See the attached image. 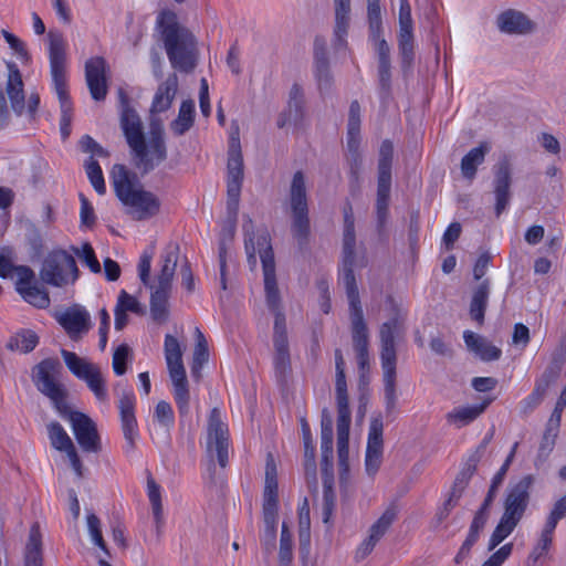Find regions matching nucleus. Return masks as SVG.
Instances as JSON below:
<instances>
[{
  "label": "nucleus",
  "instance_id": "obj_13",
  "mask_svg": "<svg viewBox=\"0 0 566 566\" xmlns=\"http://www.w3.org/2000/svg\"><path fill=\"white\" fill-rule=\"evenodd\" d=\"M389 207V140H384L380 148L379 180L376 202L377 230L380 237L387 232Z\"/></svg>",
  "mask_w": 566,
  "mask_h": 566
},
{
  "label": "nucleus",
  "instance_id": "obj_16",
  "mask_svg": "<svg viewBox=\"0 0 566 566\" xmlns=\"http://www.w3.org/2000/svg\"><path fill=\"white\" fill-rule=\"evenodd\" d=\"M15 290L29 304L45 308L50 305L48 292L35 282L33 270L27 265H19L15 269Z\"/></svg>",
  "mask_w": 566,
  "mask_h": 566
},
{
  "label": "nucleus",
  "instance_id": "obj_57",
  "mask_svg": "<svg viewBox=\"0 0 566 566\" xmlns=\"http://www.w3.org/2000/svg\"><path fill=\"white\" fill-rule=\"evenodd\" d=\"M83 381L86 382L87 387L92 390L94 396L99 401H105L107 399V390L105 388V380L101 374L99 368L94 370L86 379Z\"/></svg>",
  "mask_w": 566,
  "mask_h": 566
},
{
  "label": "nucleus",
  "instance_id": "obj_43",
  "mask_svg": "<svg viewBox=\"0 0 566 566\" xmlns=\"http://www.w3.org/2000/svg\"><path fill=\"white\" fill-rule=\"evenodd\" d=\"M39 343L38 335L30 329H22L15 335L11 336L7 343V348L17 350L23 354L32 352Z\"/></svg>",
  "mask_w": 566,
  "mask_h": 566
},
{
  "label": "nucleus",
  "instance_id": "obj_52",
  "mask_svg": "<svg viewBox=\"0 0 566 566\" xmlns=\"http://www.w3.org/2000/svg\"><path fill=\"white\" fill-rule=\"evenodd\" d=\"M335 39L334 49L336 52L347 48V30L349 25V14H335Z\"/></svg>",
  "mask_w": 566,
  "mask_h": 566
},
{
  "label": "nucleus",
  "instance_id": "obj_55",
  "mask_svg": "<svg viewBox=\"0 0 566 566\" xmlns=\"http://www.w3.org/2000/svg\"><path fill=\"white\" fill-rule=\"evenodd\" d=\"M263 511L277 512V479H265Z\"/></svg>",
  "mask_w": 566,
  "mask_h": 566
},
{
  "label": "nucleus",
  "instance_id": "obj_25",
  "mask_svg": "<svg viewBox=\"0 0 566 566\" xmlns=\"http://www.w3.org/2000/svg\"><path fill=\"white\" fill-rule=\"evenodd\" d=\"M360 143V105L357 101H353L349 106L346 145L348 153L354 161L353 166L357 165L359 158L358 148ZM354 170V167H352ZM353 175H356L353 171Z\"/></svg>",
  "mask_w": 566,
  "mask_h": 566
},
{
  "label": "nucleus",
  "instance_id": "obj_31",
  "mask_svg": "<svg viewBox=\"0 0 566 566\" xmlns=\"http://www.w3.org/2000/svg\"><path fill=\"white\" fill-rule=\"evenodd\" d=\"M490 296V280H483L472 292L469 314L480 326L484 324Z\"/></svg>",
  "mask_w": 566,
  "mask_h": 566
},
{
  "label": "nucleus",
  "instance_id": "obj_49",
  "mask_svg": "<svg viewBox=\"0 0 566 566\" xmlns=\"http://www.w3.org/2000/svg\"><path fill=\"white\" fill-rule=\"evenodd\" d=\"M280 566H290L293 560L292 534L285 522L282 524L279 551Z\"/></svg>",
  "mask_w": 566,
  "mask_h": 566
},
{
  "label": "nucleus",
  "instance_id": "obj_12",
  "mask_svg": "<svg viewBox=\"0 0 566 566\" xmlns=\"http://www.w3.org/2000/svg\"><path fill=\"white\" fill-rule=\"evenodd\" d=\"M368 22H369V41L374 45L375 51L379 57V83L381 86V98L387 95V81H388V60L387 51L388 45L382 36L381 17L379 0H368Z\"/></svg>",
  "mask_w": 566,
  "mask_h": 566
},
{
  "label": "nucleus",
  "instance_id": "obj_53",
  "mask_svg": "<svg viewBox=\"0 0 566 566\" xmlns=\"http://www.w3.org/2000/svg\"><path fill=\"white\" fill-rule=\"evenodd\" d=\"M86 525L92 543L99 547L105 554H108V549L102 534L101 520L97 517V515L94 513L87 514Z\"/></svg>",
  "mask_w": 566,
  "mask_h": 566
},
{
  "label": "nucleus",
  "instance_id": "obj_45",
  "mask_svg": "<svg viewBox=\"0 0 566 566\" xmlns=\"http://www.w3.org/2000/svg\"><path fill=\"white\" fill-rule=\"evenodd\" d=\"M381 366L384 374V397L389 403V323H384L380 329Z\"/></svg>",
  "mask_w": 566,
  "mask_h": 566
},
{
  "label": "nucleus",
  "instance_id": "obj_47",
  "mask_svg": "<svg viewBox=\"0 0 566 566\" xmlns=\"http://www.w3.org/2000/svg\"><path fill=\"white\" fill-rule=\"evenodd\" d=\"M264 531L261 537L262 545L268 553L275 547L277 512L263 511Z\"/></svg>",
  "mask_w": 566,
  "mask_h": 566
},
{
  "label": "nucleus",
  "instance_id": "obj_10",
  "mask_svg": "<svg viewBox=\"0 0 566 566\" xmlns=\"http://www.w3.org/2000/svg\"><path fill=\"white\" fill-rule=\"evenodd\" d=\"M290 207L292 212V233L298 243L305 244L310 235L308 205L305 177L296 171L290 187Z\"/></svg>",
  "mask_w": 566,
  "mask_h": 566
},
{
  "label": "nucleus",
  "instance_id": "obj_20",
  "mask_svg": "<svg viewBox=\"0 0 566 566\" xmlns=\"http://www.w3.org/2000/svg\"><path fill=\"white\" fill-rule=\"evenodd\" d=\"M382 459V422L375 418L369 426L365 465L369 475H374Z\"/></svg>",
  "mask_w": 566,
  "mask_h": 566
},
{
  "label": "nucleus",
  "instance_id": "obj_26",
  "mask_svg": "<svg viewBox=\"0 0 566 566\" xmlns=\"http://www.w3.org/2000/svg\"><path fill=\"white\" fill-rule=\"evenodd\" d=\"M8 70L7 94L13 112L20 116L25 108L22 76L14 63H8Z\"/></svg>",
  "mask_w": 566,
  "mask_h": 566
},
{
  "label": "nucleus",
  "instance_id": "obj_44",
  "mask_svg": "<svg viewBox=\"0 0 566 566\" xmlns=\"http://www.w3.org/2000/svg\"><path fill=\"white\" fill-rule=\"evenodd\" d=\"M150 315L156 322H165L168 317V291L150 289Z\"/></svg>",
  "mask_w": 566,
  "mask_h": 566
},
{
  "label": "nucleus",
  "instance_id": "obj_48",
  "mask_svg": "<svg viewBox=\"0 0 566 566\" xmlns=\"http://www.w3.org/2000/svg\"><path fill=\"white\" fill-rule=\"evenodd\" d=\"M518 523V521L503 514L490 537L488 549L493 551L499 546L514 531Z\"/></svg>",
  "mask_w": 566,
  "mask_h": 566
},
{
  "label": "nucleus",
  "instance_id": "obj_17",
  "mask_svg": "<svg viewBox=\"0 0 566 566\" xmlns=\"http://www.w3.org/2000/svg\"><path fill=\"white\" fill-rule=\"evenodd\" d=\"M136 396L133 390L124 391L118 400L122 431L126 441L125 451L130 452L139 437L137 419L135 416Z\"/></svg>",
  "mask_w": 566,
  "mask_h": 566
},
{
  "label": "nucleus",
  "instance_id": "obj_35",
  "mask_svg": "<svg viewBox=\"0 0 566 566\" xmlns=\"http://www.w3.org/2000/svg\"><path fill=\"white\" fill-rule=\"evenodd\" d=\"M227 168V179L243 180V158L238 132L230 137Z\"/></svg>",
  "mask_w": 566,
  "mask_h": 566
},
{
  "label": "nucleus",
  "instance_id": "obj_36",
  "mask_svg": "<svg viewBox=\"0 0 566 566\" xmlns=\"http://www.w3.org/2000/svg\"><path fill=\"white\" fill-rule=\"evenodd\" d=\"M488 143H481L478 147L472 148L461 160V172L464 178L473 180L476 175L478 167L484 161L485 155L489 153Z\"/></svg>",
  "mask_w": 566,
  "mask_h": 566
},
{
  "label": "nucleus",
  "instance_id": "obj_7",
  "mask_svg": "<svg viewBox=\"0 0 566 566\" xmlns=\"http://www.w3.org/2000/svg\"><path fill=\"white\" fill-rule=\"evenodd\" d=\"M229 447L228 424L222 420L221 411L218 408H213L209 413L207 424L206 450L209 462L203 472V478L208 479L211 483L216 482L213 459L216 457L220 468L224 469L229 462Z\"/></svg>",
  "mask_w": 566,
  "mask_h": 566
},
{
  "label": "nucleus",
  "instance_id": "obj_40",
  "mask_svg": "<svg viewBox=\"0 0 566 566\" xmlns=\"http://www.w3.org/2000/svg\"><path fill=\"white\" fill-rule=\"evenodd\" d=\"M333 421L328 412L324 410L321 422V452L322 461L326 464H328V462L333 458Z\"/></svg>",
  "mask_w": 566,
  "mask_h": 566
},
{
  "label": "nucleus",
  "instance_id": "obj_28",
  "mask_svg": "<svg viewBox=\"0 0 566 566\" xmlns=\"http://www.w3.org/2000/svg\"><path fill=\"white\" fill-rule=\"evenodd\" d=\"M388 530L389 512L385 511L381 517L370 527L368 537L357 547L355 559L357 562L364 560Z\"/></svg>",
  "mask_w": 566,
  "mask_h": 566
},
{
  "label": "nucleus",
  "instance_id": "obj_59",
  "mask_svg": "<svg viewBox=\"0 0 566 566\" xmlns=\"http://www.w3.org/2000/svg\"><path fill=\"white\" fill-rule=\"evenodd\" d=\"M74 253L80 258L93 273L101 272V264L90 243H83L81 248H75Z\"/></svg>",
  "mask_w": 566,
  "mask_h": 566
},
{
  "label": "nucleus",
  "instance_id": "obj_50",
  "mask_svg": "<svg viewBox=\"0 0 566 566\" xmlns=\"http://www.w3.org/2000/svg\"><path fill=\"white\" fill-rule=\"evenodd\" d=\"M85 170H86V175L90 179V182L93 186V188L95 189V191L98 195H104L106 192V186H105L103 171H102V168H101L98 161L93 159V157H91L85 163Z\"/></svg>",
  "mask_w": 566,
  "mask_h": 566
},
{
  "label": "nucleus",
  "instance_id": "obj_5",
  "mask_svg": "<svg viewBox=\"0 0 566 566\" xmlns=\"http://www.w3.org/2000/svg\"><path fill=\"white\" fill-rule=\"evenodd\" d=\"M49 60L54 91L61 108L60 130L64 138L70 135L73 105L69 95L65 75V46L62 34L50 32Z\"/></svg>",
  "mask_w": 566,
  "mask_h": 566
},
{
  "label": "nucleus",
  "instance_id": "obj_46",
  "mask_svg": "<svg viewBox=\"0 0 566 566\" xmlns=\"http://www.w3.org/2000/svg\"><path fill=\"white\" fill-rule=\"evenodd\" d=\"M48 434L51 442V446L63 452H67L72 448H74V443L65 429L56 421H53L48 424Z\"/></svg>",
  "mask_w": 566,
  "mask_h": 566
},
{
  "label": "nucleus",
  "instance_id": "obj_8",
  "mask_svg": "<svg viewBox=\"0 0 566 566\" xmlns=\"http://www.w3.org/2000/svg\"><path fill=\"white\" fill-rule=\"evenodd\" d=\"M416 21L409 0H398L396 42L398 59L405 75L412 71L417 54Z\"/></svg>",
  "mask_w": 566,
  "mask_h": 566
},
{
  "label": "nucleus",
  "instance_id": "obj_62",
  "mask_svg": "<svg viewBox=\"0 0 566 566\" xmlns=\"http://www.w3.org/2000/svg\"><path fill=\"white\" fill-rule=\"evenodd\" d=\"M243 180L227 179L228 210L230 214H237Z\"/></svg>",
  "mask_w": 566,
  "mask_h": 566
},
{
  "label": "nucleus",
  "instance_id": "obj_30",
  "mask_svg": "<svg viewBox=\"0 0 566 566\" xmlns=\"http://www.w3.org/2000/svg\"><path fill=\"white\" fill-rule=\"evenodd\" d=\"M463 338L467 347L484 361L497 360L502 355V350L499 347L471 331H465Z\"/></svg>",
  "mask_w": 566,
  "mask_h": 566
},
{
  "label": "nucleus",
  "instance_id": "obj_54",
  "mask_svg": "<svg viewBox=\"0 0 566 566\" xmlns=\"http://www.w3.org/2000/svg\"><path fill=\"white\" fill-rule=\"evenodd\" d=\"M482 531L483 527L471 523L469 534L454 557L455 564H461L470 555L471 548L478 542L480 533Z\"/></svg>",
  "mask_w": 566,
  "mask_h": 566
},
{
  "label": "nucleus",
  "instance_id": "obj_23",
  "mask_svg": "<svg viewBox=\"0 0 566 566\" xmlns=\"http://www.w3.org/2000/svg\"><path fill=\"white\" fill-rule=\"evenodd\" d=\"M305 99L302 87L295 83L289 94L287 107L277 118V126L283 128L287 125L298 126L305 116Z\"/></svg>",
  "mask_w": 566,
  "mask_h": 566
},
{
  "label": "nucleus",
  "instance_id": "obj_4",
  "mask_svg": "<svg viewBox=\"0 0 566 566\" xmlns=\"http://www.w3.org/2000/svg\"><path fill=\"white\" fill-rule=\"evenodd\" d=\"M244 243L250 258L258 252L261 259L266 304L274 313V334L287 333L285 315L280 308L281 298L275 277L274 253L270 244V239L266 234L258 237V249L254 247V235H247Z\"/></svg>",
  "mask_w": 566,
  "mask_h": 566
},
{
  "label": "nucleus",
  "instance_id": "obj_11",
  "mask_svg": "<svg viewBox=\"0 0 566 566\" xmlns=\"http://www.w3.org/2000/svg\"><path fill=\"white\" fill-rule=\"evenodd\" d=\"M40 276L44 283L56 287L74 283L78 277L75 259L65 250H53L44 259Z\"/></svg>",
  "mask_w": 566,
  "mask_h": 566
},
{
  "label": "nucleus",
  "instance_id": "obj_9",
  "mask_svg": "<svg viewBox=\"0 0 566 566\" xmlns=\"http://www.w3.org/2000/svg\"><path fill=\"white\" fill-rule=\"evenodd\" d=\"M337 454L342 471H348L350 410L345 370L336 371Z\"/></svg>",
  "mask_w": 566,
  "mask_h": 566
},
{
  "label": "nucleus",
  "instance_id": "obj_21",
  "mask_svg": "<svg viewBox=\"0 0 566 566\" xmlns=\"http://www.w3.org/2000/svg\"><path fill=\"white\" fill-rule=\"evenodd\" d=\"M169 377L174 387V399L180 416L185 417L190 411V394L186 369L182 363L168 365Z\"/></svg>",
  "mask_w": 566,
  "mask_h": 566
},
{
  "label": "nucleus",
  "instance_id": "obj_6",
  "mask_svg": "<svg viewBox=\"0 0 566 566\" xmlns=\"http://www.w3.org/2000/svg\"><path fill=\"white\" fill-rule=\"evenodd\" d=\"M111 180L118 199L134 209L138 220L153 217L159 211L158 198L149 191L135 188L134 176L124 165L113 166Z\"/></svg>",
  "mask_w": 566,
  "mask_h": 566
},
{
  "label": "nucleus",
  "instance_id": "obj_33",
  "mask_svg": "<svg viewBox=\"0 0 566 566\" xmlns=\"http://www.w3.org/2000/svg\"><path fill=\"white\" fill-rule=\"evenodd\" d=\"M88 321V313L78 307L69 308L57 317V322L70 335L78 334L87 329Z\"/></svg>",
  "mask_w": 566,
  "mask_h": 566
},
{
  "label": "nucleus",
  "instance_id": "obj_22",
  "mask_svg": "<svg viewBox=\"0 0 566 566\" xmlns=\"http://www.w3.org/2000/svg\"><path fill=\"white\" fill-rule=\"evenodd\" d=\"M61 368L57 359H43L35 367L33 380L36 388L46 397L56 395L63 387L56 382L54 375Z\"/></svg>",
  "mask_w": 566,
  "mask_h": 566
},
{
  "label": "nucleus",
  "instance_id": "obj_58",
  "mask_svg": "<svg viewBox=\"0 0 566 566\" xmlns=\"http://www.w3.org/2000/svg\"><path fill=\"white\" fill-rule=\"evenodd\" d=\"M154 418L163 427H172L175 415L171 405L165 400L159 401L155 407Z\"/></svg>",
  "mask_w": 566,
  "mask_h": 566
},
{
  "label": "nucleus",
  "instance_id": "obj_19",
  "mask_svg": "<svg viewBox=\"0 0 566 566\" xmlns=\"http://www.w3.org/2000/svg\"><path fill=\"white\" fill-rule=\"evenodd\" d=\"M106 62L103 57H92L85 64V78L95 101H103L107 94Z\"/></svg>",
  "mask_w": 566,
  "mask_h": 566
},
{
  "label": "nucleus",
  "instance_id": "obj_41",
  "mask_svg": "<svg viewBox=\"0 0 566 566\" xmlns=\"http://www.w3.org/2000/svg\"><path fill=\"white\" fill-rule=\"evenodd\" d=\"M147 496L149 499L153 516L156 524L157 533L160 532L163 525H164V512H163V504H161V493H160V486L156 483V481L148 476L147 479Z\"/></svg>",
  "mask_w": 566,
  "mask_h": 566
},
{
  "label": "nucleus",
  "instance_id": "obj_42",
  "mask_svg": "<svg viewBox=\"0 0 566 566\" xmlns=\"http://www.w3.org/2000/svg\"><path fill=\"white\" fill-rule=\"evenodd\" d=\"M209 359L208 344L205 335L199 328H196V346L193 349L191 375L199 379L201 376V369Z\"/></svg>",
  "mask_w": 566,
  "mask_h": 566
},
{
  "label": "nucleus",
  "instance_id": "obj_18",
  "mask_svg": "<svg viewBox=\"0 0 566 566\" xmlns=\"http://www.w3.org/2000/svg\"><path fill=\"white\" fill-rule=\"evenodd\" d=\"M70 424L83 451L97 452L99 450V438L96 426L87 415L83 412L73 413Z\"/></svg>",
  "mask_w": 566,
  "mask_h": 566
},
{
  "label": "nucleus",
  "instance_id": "obj_15",
  "mask_svg": "<svg viewBox=\"0 0 566 566\" xmlns=\"http://www.w3.org/2000/svg\"><path fill=\"white\" fill-rule=\"evenodd\" d=\"M535 482L533 474L524 475L516 483H510L506 490L503 514L521 521L531 500V489Z\"/></svg>",
  "mask_w": 566,
  "mask_h": 566
},
{
  "label": "nucleus",
  "instance_id": "obj_24",
  "mask_svg": "<svg viewBox=\"0 0 566 566\" xmlns=\"http://www.w3.org/2000/svg\"><path fill=\"white\" fill-rule=\"evenodd\" d=\"M179 250L177 245H169L161 255L160 270L156 276V283H149V289L163 290L170 292L172 280L175 276Z\"/></svg>",
  "mask_w": 566,
  "mask_h": 566
},
{
  "label": "nucleus",
  "instance_id": "obj_64",
  "mask_svg": "<svg viewBox=\"0 0 566 566\" xmlns=\"http://www.w3.org/2000/svg\"><path fill=\"white\" fill-rule=\"evenodd\" d=\"M130 355V348L126 344L119 345L113 354V369L117 376L126 373V361Z\"/></svg>",
  "mask_w": 566,
  "mask_h": 566
},
{
  "label": "nucleus",
  "instance_id": "obj_34",
  "mask_svg": "<svg viewBox=\"0 0 566 566\" xmlns=\"http://www.w3.org/2000/svg\"><path fill=\"white\" fill-rule=\"evenodd\" d=\"M491 401L492 399H486L480 405L453 409L451 412L447 413V421L455 424L458 428L467 426L475 420L486 409Z\"/></svg>",
  "mask_w": 566,
  "mask_h": 566
},
{
  "label": "nucleus",
  "instance_id": "obj_61",
  "mask_svg": "<svg viewBox=\"0 0 566 566\" xmlns=\"http://www.w3.org/2000/svg\"><path fill=\"white\" fill-rule=\"evenodd\" d=\"M553 530L546 528L545 526L543 527L538 543L530 554V559L534 563L548 552L553 542Z\"/></svg>",
  "mask_w": 566,
  "mask_h": 566
},
{
  "label": "nucleus",
  "instance_id": "obj_63",
  "mask_svg": "<svg viewBox=\"0 0 566 566\" xmlns=\"http://www.w3.org/2000/svg\"><path fill=\"white\" fill-rule=\"evenodd\" d=\"M49 398L53 402L59 415L71 423V416L77 411L71 410V407L66 401V392L64 388L59 390L56 395H51Z\"/></svg>",
  "mask_w": 566,
  "mask_h": 566
},
{
  "label": "nucleus",
  "instance_id": "obj_14",
  "mask_svg": "<svg viewBox=\"0 0 566 566\" xmlns=\"http://www.w3.org/2000/svg\"><path fill=\"white\" fill-rule=\"evenodd\" d=\"M512 170L511 159L506 155L502 156L492 168V187L495 198L494 212L497 218L506 210L512 198Z\"/></svg>",
  "mask_w": 566,
  "mask_h": 566
},
{
  "label": "nucleus",
  "instance_id": "obj_60",
  "mask_svg": "<svg viewBox=\"0 0 566 566\" xmlns=\"http://www.w3.org/2000/svg\"><path fill=\"white\" fill-rule=\"evenodd\" d=\"M563 518H566V494L554 503L544 526L555 531L558 522Z\"/></svg>",
  "mask_w": 566,
  "mask_h": 566
},
{
  "label": "nucleus",
  "instance_id": "obj_37",
  "mask_svg": "<svg viewBox=\"0 0 566 566\" xmlns=\"http://www.w3.org/2000/svg\"><path fill=\"white\" fill-rule=\"evenodd\" d=\"M195 102L192 99L182 101L178 116L170 123V129L176 136L185 135L195 123Z\"/></svg>",
  "mask_w": 566,
  "mask_h": 566
},
{
  "label": "nucleus",
  "instance_id": "obj_38",
  "mask_svg": "<svg viewBox=\"0 0 566 566\" xmlns=\"http://www.w3.org/2000/svg\"><path fill=\"white\" fill-rule=\"evenodd\" d=\"M25 566H42V539L38 524L30 528L24 554Z\"/></svg>",
  "mask_w": 566,
  "mask_h": 566
},
{
  "label": "nucleus",
  "instance_id": "obj_1",
  "mask_svg": "<svg viewBox=\"0 0 566 566\" xmlns=\"http://www.w3.org/2000/svg\"><path fill=\"white\" fill-rule=\"evenodd\" d=\"M344 233H343V260L340 280L343 281L349 303L353 343L356 352L358 368L361 380L369 368L368 332L364 319L363 308L359 300V292L356 284L353 266L355 262V219L353 207L347 201L343 209Z\"/></svg>",
  "mask_w": 566,
  "mask_h": 566
},
{
  "label": "nucleus",
  "instance_id": "obj_3",
  "mask_svg": "<svg viewBox=\"0 0 566 566\" xmlns=\"http://www.w3.org/2000/svg\"><path fill=\"white\" fill-rule=\"evenodd\" d=\"M164 46L172 69L189 73L197 64V41L195 35L177 21L171 11H163L157 18Z\"/></svg>",
  "mask_w": 566,
  "mask_h": 566
},
{
  "label": "nucleus",
  "instance_id": "obj_2",
  "mask_svg": "<svg viewBox=\"0 0 566 566\" xmlns=\"http://www.w3.org/2000/svg\"><path fill=\"white\" fill-rule=\"evenodd\" d=\"M120 95V128L130 149L135 167L142 174H148L167 158V147L161 126L151 127L148 142L145 138L143 122L137 112L129 106L124 92Z\"/></svg>",
  "mask_w": 566,
  "mask_h": 566
},
{
  "label": "nucleus",
  "instance_id": "obj_56",
  "mask_svg": "<svg viewBox=\"0 0 566 566\" xmlns=\"http://www.w3.org/2000/svg\"><path fill=\"white\" fill-rule=\"evenodd\" d=\"M164 352L167 366L182 363V352L176 337L167 334L164 342Z\"/></svg>",
  "mask_w": 566,
  "mask_h": 566
},
{
  "label": "nucleus",
  "instance_id": "obj_29",
  "mask_svg": "<svg viewBox=\"0 0 566 566\" xmlns=\"http://www.w3.org/2000/svg\"><path fill=\"white\" fill-rule=\"evenodd\" d=\"M178 90V77L176 74H170L164 83H161L153 98L150 112L164 113L170 108L172 101Z\"/></svg>",
  "mask_w": 566,
  "mask_h": 566
},
{
  "label": "nucleus",
  "instance_id": "obj_51",
  "mask_svg": "<svg viewBox=\"0 0 566 566\" xmlns=\"http://www.w3.org/2000/svg\"><path fill=\"white\" fill-rule=\"evenodd\" d=\"M391 343L394 342L395 334L399 335L403 329V324L407 317V310L391 298ZM394 354L391 353V376L394 375Z\"/></svg>",
  "mask_w": 566,
  "mask_h": 566
},
{
  "label": "nucleus",
  "instance_id": "obj_39",
  "mask_svg": "<svg viewBox=\"0 0 566 566\" xmlns=\"http://www.w3.org/2000/svg\"><path fill=\"white\" fill-rule=\"evenodd\" d=\"M66 367L78 379H86L98 367L85 358L78 357L75 353L66 349L61 350Z\"/></svg>",
  "mask_w": 566,
  "mask_h": 566
},
{
  "label": "nucleus",
  "instance_id": "obj_32",
  "mask_svg": "<svg viewBox=\"0 0 566 566\" xmlns=\"http://www.w3.org/2000/svg\"><path fill=\"white\" fill-rule=\"evenodd\" d=\"M480 462V452L471 453L464 462L462 469L457 474L454 482L451 486L449 495L455 500H460L464 490L467 489L471 478L474 475L478 464Z\"/></svg>",
  "mask_w": 566,
  "mask_h": 566
},
{
  "label": "nucleus",
  "instance_id": "obj_27",
  "mask_svg": "<svg viewBox=\"0 0 566 566\" xmlns=\"http://www.w3.org/2000/svg\"><path fill=\"white\" fill-rule=\"evenodd\" d=\"M499 29L509 34H525L533 30L532 21L521 11L509 9L497 17Z\"/></svg>",
  "mask_w": 566,
  "mask_h": 566
}]
</instances>
